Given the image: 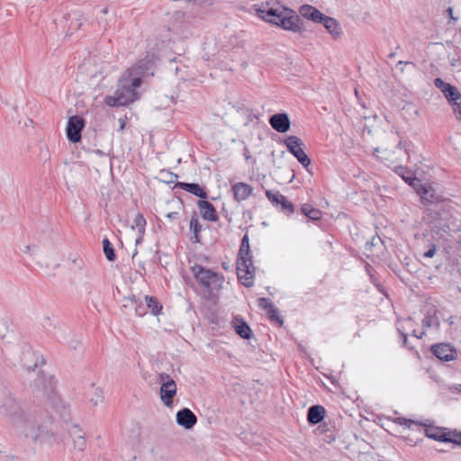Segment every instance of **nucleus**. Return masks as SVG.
I'll return each instance as SVG.
<instances>
[{"mask_svg":"<svg viewBox=\"0 0 461 461\" xmlns=\"http://www.w3.org/2000/svg\"><path fill=\"white\" fill-rule=\"evenodd\" d=\"M449 390L452 392V393H461V384H454L452 386L449 387Z\"/></svg>","mask_w":461,"mask_h":461,"instance_id":"obj_58","label":"nucleus"},{"mask_svg":"<svg viewBox=\"0 0 461 461\" xmlns=\"http://www.w3.org/2000/svg\"><path fill=\"white\" fill-rule=\"evenodd\" d=\"M404 66H411L413 68H416V64L414 62H412V61H402V60H400L396 64V68H399L402 73H403V71H404Z\"/></svg>","mask_w":461,"mask_h":461,"instance_id":"obj_49","label":"nucleus"},{"mask_svg":"<svg viewBox=\"0 0 461 461\" xmlns=\"http://www.w3.org/2000/svg\"><path fill=\"white\" fill-rule=\"evenodd\" d=\"M177 425L185 429H191L197 422L196 415L189 408H182L176 414Z\"/></svg>","mask_w":461,"mask_h":461,"instance_id":"obj_16","label":"nucleus"},{"mask_svg":"<svg viewBox=\"0 0 461 461\" xmlns=\"http://www.w3.org/2000/svg\"><path fill=\"white\" fill-rule=\"evenodd\" d=\"M424 427L425 436L433 440L443 443H453L461 446V431L455 429L453 432L447 428L426 425Z\"/></svg>","mask_w":461,"mask_h":461,"instance_id":"obj_7","label":"nucleus"},{"mask_svg":"<svg viewBox=\"0 0 461 461\" xmlns=\"http://www.w3.org/2000/svg\"><path fill=\"white\" fill-rule=\"evenodd\" d=\"M412 145V143L411 141H407V140H400L398 142V145H397V148L399 149H404L405 152L408 153L409 152V149L410 147Z\"/></svg>","mask_w":461,"mask_h":461,"instance_id":"obj_52","label":"nucleus"},{"mask_svg":"<svg viewBox=\"0 0 461 461\" xmlns=\"http://www.w3.org/2000/svg\"><path fill=\"white\" fill-rule=\"evenodd\" d=\"M74 448L78 451L85 450L86 447V441L84 435L77 436V438H74Z\"/></svg>","mask_w":461,"mask_h":461,"instance_id":"obj_41","label":"nucleus"},{"mask_svg":"<svg viewBox=\"0 0 461 461\" xmlns=\"http://www.w3.org/2000/svg\"><path fill=\"white\" fill-rule=\"evenodd\" d=\"M280 142L286 147L288 152L292 155H294L299 148L304 147L303 141L295 135H288Z\"/></svg>","mask_w":461,"mask_h":461,"instance_id":"obj_23","label":"nucleus"},{"mask_svg":"<svg viewBox=\"0 0 461 461\" xmlns=\"http://www.w3.org/2000/svg\"><path fill=\"white\" fill-rule=\"evenodd\" d=\"M243 156L245 157V159L247 161L252 159V156L250 155V152H249V150L247 146H245L244 149H243Z\"/></svg>","mask_w":461,"mask_h":461,"instance_id":"obj_57","label":"nucleus"},{"mask_svg":"<svg viewBox=\"0 0 461 461\" xmlns=\"http://www.w3.org/2000/svg\"><path fill=\"white\" fill-rule=\"evenodd\" d=\"M144 299L146 302L147 309H149L152 315L158 316L160 313H162L163 305L156 296L145 295Z\"/></svg>","mask_w":461,"mask_h":461,"instance_id":"obj_24","label":"nucleus"},{"mask_svg":"<svg viewBox=\"0 0 461 461\" xmlns=\"http://www.w3.org/2000/svg\"><path fill=\"white\" fill-rule=\"evenodd\" d=\"M166 217L171 221L177 220L180 215L177 212H171L166 214Z\"/></svg>","mask_w":461,"mask_h":461,"instance_id":"obj_56","label":"nucleus"},{"mask_svg":"<svg viewBox=\"0 0 461 461\" xmlns=\"http://www.w3.org/2000/svg\"><path fill=\"white\" fill-rule=\"evenodd\" d=\"M408 185H409L410 186H411V187L415 190V192L417 193V194L419 195V194H420V193L421 192V187H425V185H426L427 184H423V183H421V180H420V179H419V178L417 177V182H416V181H414V182H412V183H411V182H409V183H408Z\"/></svg>","mask_w":461,"mask_h":461,"instance_id":"obj_45","label":"nucleus"},{"mask_svg":"<svg viewBox=\"0 0 461 461\" xmlns=\"http://www.w3.org/2000/svg\"><path fill=\"white\" fill-rule=\"evenodd\" d=\"M231 191L234 200L241 202L246 200L252 194L253 187L247 183L238 182L232 185Z\"/></svg>","mask_w":461,"mask_h":461,"instance_id":"obj_21","label":"nucleus"},{"mask_svg":"<svg viewBox=\"0 0 461 461\" xmlns=\"http://www.w3.org/2000/svg\"><path fill=\"white\" fill-rule=\"evenodd\" d=\"M447 13L448 14V16H449V19L450 20H453V21H457V17H455L453 15V8L452 7H448L447 9Z\"/></svg>","mask_w":461,"mask_h":461,"instance_id":"obj_60","label":"nucleus"},{"mask_svg":"<svg viewBox=\"0 0 461 461\" xmlns=\"http://www.w3.org/2000/svg\"><path fill=\"white\" fill-rule=\"evenodd\" d=\"M87 151H90V149H88ZM91 152H93V153H95V154H96V155H98L100 157H103V156L105 155V153L103 150L99 149H92Z\"/></svg>","mask_w":461,"mask_h":461,"instance_id":"obj_61","label":"nucleus"},{"mask_svg":"<svg viewBox=\"0 0 461 461\" xmlns=\"http://www.w3.org/2000/svg\"><path fill=\"white\" fill-rule=\"evenodd\" d=\"M3 407L6 411H9V413L13 414V415H16L19 412V410H20V407L18 406L17 402L14 400H13V399L6 400L4 402Z\"/></svg>","mask_w":461,"mask_h":461,"instance_id":"obj_38","label":"nucleus"},{"mask_svg":"<svg viewBox=\"0 0 461 461\" xmlns=\"http://www.w3.org/2000/svg\"><path fill=\"white\" fill-rule=\"evenodd\" d=\"M160 176H162L161 181H163L166 184H171V183H176L178 175L176 173H173L169 170L162 169L159 172Z\"/></svg>","mask_w":461,"mask_h":461,"instance_id":"obj_34","label":"nucleus"},{"mask_svg":"<svg viewBox=\"0 0 461 461\" xmlns=\"http://www.w3.org/2000/svg\"><path fill=\"white\" fill-rule=\"evenodd\" d=\"M250 248L249 245V237L248 233H245L244 236L241 238L240 245L239 249H245Z\"/></svg>","mask_w":461,"mask_h":461,"instance_id":"obj_51","label":"nucleus"},{"mask_svg":"<svg viewBox=\"0 0 461 461\" xmlns=\"http://www.w3.org/2000/svg\"><path fill=\"white\" fill-rule=\"evenodd\" d=\"M318 425V430L320 431V433H326L330 431L328 423L325 422L324 420Z\"/></svg>","mask_w":461,"mask_h":461,"instance_id":"obj_54","label":"nucleus"},{"mask_svg":"<svg viewBox=\"0 0 461 461\" xmlns=\"http://www.w3.org/2000/svg\"><path fill=\"white\" fill-rule=\"evenodd\" d=\"M447 264L446 270L450 274L461 275V267L459 263L458 247L454 248L450 245H447L444 248Z\"/></svg>","mask_w":461,"mask_h":461,"instance_id":"obj_13","label":"nucleus"},{"mask_svg":"<svg viewBox=\"0 0 461 461\" xmlns=\"http://www.w3.org/2000/svg\"><path fill=\"white\" fill-rule=\"evenodd\" d=\"M312 205L309 204V203H303L301 208H300V212L307 217L309 212H310V210L312 209Z\"/></svg>","mask_w":461,"mask_h":461,"instance_id":"obj_53","label":"nucleus"},{"mask_svg":"<svg viewBox=\"0 0 461 461\" xmlns=\"http://www.w3.org/2000/svg\"><path fill=\"white\" fill-rule=\"evenodd\" d=\"M158 382L160 384L159 396L163 404L167 407H172L174 397L176 394L177 385L170 375L159 373Z\"/></svg>","mask_w":461,"mask_h":461,"instance_id":"obj_8","label":"nucleus"},{"mask_svg":"<svg viewBox=\"0 0 461 461\" xmlns=\"http://www.w3.org/2000/svg\"><path fill=\"white\" fill-rule=\"evenodd\" d=\"M239 282L247 288L253 286L256 267L253 265L251 249H239L236 262Z\"/></svg>","mask_w":461,"mask_h":461,"instance_id":"obj_5","label":"nucleus"},{"mask_svg":"<svg viewBox=\"0 0 461 461\" xmlns=\"http://www.w3.org/2000/svg\"><path fill=\"white\" fill-rule=\"evenodd\" d=\"M86 122V119L82 115L76 114L68 117L66 135L70 143L76 144L81 141Z\"/></svg>","mask_w":461,"mask_h":461,"instance_id":"obj_9","label":"nucleus"},{"mask_svg":"<svg viewBox=\"0 0 461 461\" xmlns=\"http://www.w3.org/2000/svg\"><path fill=\"white\" fill-rule=\"evenodd\" d=\"M266 196L274 207L278 208V203L281 200V197L284 195L281 194L278 191L274 192L272 190H267Z\"/></svg>","mask_w":461,"mask_h":461,"instance_id":"obj_36","label":"nucleus"},{"mask_svg":"<svg viewBox=\"0 0 461 461\" xmlns=\"http://www.w3.org/2000/svg\"><path fill=\"white\" fill-rule=\"evenodd\" d=\"M143 84V79L135 76L132 71L127 69L120 77L114 95H106L104 103L110 107L128 106L140 99L138 88Z\"/></svg>","mask_w":461,"mask_h":461,"instance_id":"obj_3","label":"nucleus"},{"mask_svg":"<svg viewBox=\"0 0 461 461\" xmlns=\"http://www.w3.org/2000/svg\"><path fill=\"white\" fill-rule=\"evenodd\" d=\"M95 393V398H91L90 401L93 402L94 405H97V403L102 402L104 399L103 392L101 389L96 388Z\"/></svg>","mask_w":461,"mask_h":461,"instance_id":"obj_50","label":"nucleus"},{"mask_svg":"<svg viewBox=\"0 0 461 461\" xmlns=\"http://www.w3.org/2000/svg\"><path fill=\"white\" fill-rule=\"evenodd\" d=\"M146 219L141 212H138L133 221L131 229H138L139 234L145 235Z\"/></svg>","mask_w":461,"mask_h":461,"instance_id":"obj_32","label":"nucleus"},{"mask_svg":"<svg viewBox=\"0 0 461 461\" xmlns=\"http://www.w3.org/2000/svg\"><path fill=\"white\" fill-rule=\"evenodd\" d=\"M421 203L427 207V215L430 218L429 227L433 232L440 237H444V233H448L450 228L447 224L443 223L449 215L445 206L447 200L438 194L436 190L429 184L425 187H421L419 194Z\"/></svg>","mask_w":461,"mask_h":461,"instance_id":"obj_1","label":"nucleus"},{"mask_svg":"<svg viewBox=\"0 0 461 461\" xmlns=\"http://www.w3.org/2000/svg\"><path fill=\"white\" fill-rule=\"evenodd\" d=\"M376 240H380V238L376 237V236H374L371 240H367L366 242V249H371L372 247L375 246L376 245V243H375Z\"/></svg>","mask_w":461,"mask_h":461,"instance_id":"obj_55","label":"nucleus"},{"mask_svg":"<svg viewBox=\"0 0 461 461\" xmlns=\"http://www.w3.org/2000/svg\"><path fill=\"white\" fill-rule=\"evenodd\" d=\"M434 86L444 95L448 104L452 106L454 114L458 121H461V103L457 100L461 99V93L455 86L445 82L440 77L433 80Z\"/></svg>","mask_w":461,"mask_h":461,"instance_id":"obj_6","label":"nucleus"},{"mask_svg":"<svg viewBox=\"0 0 461 461\" xmlns=\"http://www.w3.org/2000/svg\"><path fill=\"white\" fill-rule=\"evenodd\" d=\"M190 230L193 233H201L202 231V225L195 212H193L190 219Z\"/></svg>","mask_w":461,"mask_h":461,"instance_id":"obj_37","label":"nucleus"},{"mask_svg":"<svg viewBox=\"0 0 461 461\" xmlns=\"http://www.w3.org/2000/svg\"><path fill=\"white\" fill-rule=\"evenodd\" d=\"M73 15L75 16L76 22L71 21V23L69 24V30L70 29H72V30H78V29H80V27L82 25L81 23H78V20H79L78 17L80 16V14L77 12H74Z\"/></svg>","mask_w":461,"mask_h":461,"instance_id":"obj_48","label":"nucleus"},{"mask_svg":"<svg viewBox=\"0 0 461 461\" xmlns=\"http://www.w3.org/2000/svg\"><path fill=\"white\" fill-rule=\"evenodd\" d=\"M69 434L71 437H73V439L77 438V436H80V435L85 436V433H83L82 429H80V427L78 425H73L69 430Z\"/></svg>","mask_w":461,"mask_h":461,"instance_id":"obj_47","label":"nucleus"},{"mask_svg":"<svg viewBox=\"0 0 461 461\" xmlns=\"http://www.w3.org/2000/svg\"><path fill=\"white\" fill-rule=\"evenodd\" d=\"M298 15L308 21L313 22L315 23H320L324 16V14L321 13L315 6L304 4L299 7Z\"/></svg>","mask_w":461,"mask_h":461,"instance_id":"obj_20","label":"nucleus"},{"mask_svg":"<svg viewBox=\"0 0 461 461\" xmlns=\"http://www.w3.org/2000/svg\"><path fill=\"white\" fill-rule=\"evenodd\" d=\"M306 218L307 222L311 221L317 226H321L322 221V212L316 207H312Z\"/></svg>","mask_w":461,"mask_h":461,"instance_id":"obj_31","label":"nucleus"},{"mask_svg":"<svg viewBox=\"0 0 461 461\" xmlns=\"http://www.w3.org/2000/svg\"><path fill=\"white\" fill-rule=\"evenodd\" d=\"M191 271L197 284L203 288V298L216 303L219 299V292L222 288L224 276L198 264L191 267Z\"/></svg>","mask_w":461,"mask_h":461,"instance_id":"obj_4","label":"nucleus"},{"mask_svg":"<svg viewBox=\"0 0 461 461\" xmlns=\"http://www.w3.org/2000/svg\"><path fill=\"white\" fill-rule=\"evenodd\" d=\"M271 127L279 133H285L291 128V120L286 113H276L268 119Z\"/></svg>","mask_w":461,"mask_h":461,"instance_id":"obj_14","label":"nucleus"},{"mask_svg":"<svg viewBox=\"0 0 461 461\" xmlns=\"http://www.w3.org/2000/svg\"><path fill=\"white\" fill-rule=\"evenodd\" d=\"M393 421L396 424L404 425L408 428H411V425H415V426H419V427L425 426V423H423L421 421L407 419L404 417L395 418L393 420Z\"/></svg>","mask_w":461,"mask_h":461,"instance_id":"obj_35","label":"nucleus"},{"mask_svg":"<svg viewBox=\"0 0 461 461\" xmlns=\"http://www.w3.org/2000/svg\"><path fill=\"white\" fill-rule=\"evenodd\" d=\"M158 60V56L152 52H148L147 55L140 59L136 66L130 69L135 76H139L141 78L145 77L154 76V70L157 67V61Z\"/></svg>","mask_w":461,"mask_h":461,"instance_id":"obj_10","label":"nucleus"},{"mask_svg":"<svg viewBox=\"0 0 461 461\" xmlns=\"http://www.w3.org/2000/svg\"><path fill=\"white\" fill-rule=\"evenodd\" d=\"M398 332L400 335V340H401L402 347L406 348L409 350H411L413 348L409 346L408 334L399 329H398Z\"/></svg>","mask_w":461,"mask_h":461,"instance_id":"obj_43","label":"nucleus"},{"mask_svg":"<svg viewBox=\"0 0 461 461\" xmlns=\"http://www.w3.org/2000/svg\"><path fill=\"white\" fill-rule=\"evenodd\" d=\"M394 172L399 176H401L404 180V182L407 184L409 182H411V183L414 181L417 182V176H416L415 173L406 167H403V166L395 167Z\"/></svg>","mask_w":461,"mask_h":461,"instance_id":"obj_27","label":"nucleus"},{"mask_svg":"<svg viewBox=\"0 0 461 461\" xmlns=\"http://www.w3.org/2000/svg\"><path fill=\"white\" fill-rule=\"evenodd\" d=\"M208 320L211 324H213L219 328L221 327L224 323L223 318L219 316L216 312H211Z\"/></svg>","mask_w":461,"mask_h":461,"instance_id":"obj_40","label":"nucleus"},{"mask_svg":"<svg viewBox=\"0 0 461 461\" xmlns=\"http://www.w3.org/2000/svg\"><path fill=\"white\" fill-rule=\"evenodd\" d=\"M196 205L203 220L212 222H216L219 220L215 206L206 199L198 200Z\"/></svg>","mask_w":461,"mask_h":461,"instance_id":"obj_17","label":"nucleus"},{"mask_svg":"<svg viewBox=\"0 0 461 461\" xmlns=\"http://www.w3.org/2000/svg\"><path fill=\"white\" fill-rule=\"evenodd\" d=\"M221 213L223 214V216L227 219V221L229 222H231L232 218L230 216H229V213L225 209H222Z\"/></svg>","mask_w":461,"mask_h":461,"instance_id":"obj_64","label":"nucleus"},{"mask_svg":"<svg viewBox=\"0 0 461 461\" xmlns=\"http://www.w3.org/2000/svg\"><path fill=\"white\" fill-rule=\"evenodd\" d=\"M102 244H103L104 254L106 259L110 262L115 261L116 258H117L115 249L113 248V245L112 244V242L109 240V239L107 237L103 239Z\"/></svg>","mask_w":461,"mask_h":461,"instance_id":"obj_28","label":"nucleus"},{"mask_svg":"<svg viewBox=\"0 0 461 461\" xmlns=\"http://www.w3.org/2000/svg\"><path fill=\"white\" fill-rule=\"evenodd\" d=\"M327 416L326 409L321 404H313L307 410V422L311 426L321 423Z\"/></svg>","mask_w":461,"mask_h":461,"instance_id":"obj_19","label":"nucleus"},{"mask_svg":"<svg viewBox=\"0 0 461 461\" xmlns=\"http://www.w3.org/2000/svg\"><path fill=\"white\" fill-rule=\"evenodd\" d=\"M296 159L297 161L305 168L307 169V171H310L309 170V166L311 165L312 163V160L310 158V157L304 152L303 150V147H301L299 148L295 153H294L293 155Z\"/></svg>","mask_w":461,"mask_h":461,"instance_id":"obj_30","label":"nucleus"},{"mask_svg":"<svg viewBox=\"0 0 461 461\" xmlns=\"http://www.w3.org/2000/svg\"><path fill=\"white\" fill-rule=\"evenodd\" d=\"M429 351L440 361L448 362L457 357L456 349L450 343L440 342L430 346Z\"/></svg>","mask_w":461,"mask_h":461,"instance_id":"obj_11","label":"nucleus"},{"mask_svg":"<svg viewBox=\"0 0 461 461\" xmlns=\"http://www.w3.org/2000/svg\"><path fill=\"white\" fill-rule=\"evenodd\" d=\"M258 305L263 310L267 311V312L276 307L273 302L267 297H260L258 299Z\"/></svg>","mask_w":461,"mask_h":461,"instance_id":"obj_39","label":"nucleus"},{"mask_svg":"<svg viewBox=\"0 0 461 461\" xmlns=\"http://www.w3.org/2000/svg\"><path fill=\"white\" fill-rule=\"evenodd\" d=\"M125 300L130 303V305L134 308L136 315L142 317L147 313V305L145 306L142 302L134 294L125 297Z\"/></svg>","mask_w":461,"mask_h":461,"instance_id":"obj_25","label":"nucleus"},{"mask_svg":"<svg viewBox=\"0 0 461 461\" xmlns=\"http://www.w3.org/2000/svg\"><path fill=\"white\" fill-rule=\"evenodd\" d=\"M37 247L32 245H28V246H25L24 249H23V252L24 253H28V254H31L32 251H34V249H36Z\"/></svg>","mask_w":461,"mask_h":461,"instance_id":"obj_59","label":"nucleus"},{"mask_svg":"<svg viewBox=\"0 0 461 461\" xmlns=\"http://www.w3.org/2000/svg\"><path fill=\"white\" fill-rule=\"evenodd\" d=\"M194 234V237H193V240L194 243H200L201 242V233H193Z\"/></svg>","mask_w":461,"mask_h":461,"instance_id":"obj_62","label":"nucleus"},{"mask_svg":"<svg viewBox=\"0 0 461 461\" xmlns=\"http://www.w3.org/2000/svg\"><path fill=\"white\" fill-rule=\"evenodd\" d=\"M175 187L198 197L199 200L208 199L209 197V192L205 185H201L198 183L176 182Z\"/></svg>","mask_w":461,"mask_h":461,"instance_id":"obj_15","label":"nucleus"},{"mask_svg":"<svg viewBox=\"0 0 461 461\" xmlns=\"http://www.w3.org/2000/svg\"><path fill=\"white\" fill-rule=\"evenodd\" d=\"M320 24H322L324 28L329 32L333 39H338L341 36L342 31L339 22L330 16L324 14Z\"/></svg>","mask_w":461,"mask_h":461,"instance_id":"obj_22","label":"nucleus"},{"mask_svg":"<svg viewBox=\"0 0 461 461\" xmlns=\"http://www.w3.org/2000/svg\"><path fill=\"white\" fill-rule=\"evenodd\" d=\"M421 312L424 314V318L421 321V325L423 328H439L441 317L439 315L441 313L433 303H426L421 310Z\"/></svg>","mask_w":461,"mask_h":461,"instance_id":"obj_12","label":"nucleus"},{"mask_svg":"<svg viewBox=\"0 0 461 461\" xmlns=\"http://www.w3.org/2000/svg\"><path fill=\"white\" fill-rule=\"evenodd\" d=\"M276 209L286 216H290L294 212L295 206L291 201L287 199L286 196L284 195L281 197V200L278 203V208Z\"/></svg>","mask_w":461,"mask_h":461,"instance_id":"obj_29","label":"nucleus"},{"mask_svg":"<svg viewBox=\"0 0 461 461\" xmlns=\"http://www.w3.org/2000/svg\"><path fill=\"white\" fill-rule=\"evenodd\" d=\"M231 324L236 334L239 335L241 339H250L253 338L254 334L250 326L241 316H234Z\"/></svg>","mask_w":461,"mask_h":461,"instance_id":"obj_18","label":"nucleus"},{"mask_svg":"<svg viewBox=\"0 0 461 461\" xmlns=\"http://www.w3.org/2000/svg\"><path fill=\"white\" fill-rule=\"evenodd\" d=\"M155 246L157 247V249L154 253V256L151 259V262L155 265H160L161 267H165V265L162 263V259H161V251L160 249H158L159 248V242L157 241Z\"/></svg>","mask_w":461,"mask_h":461,"instance_id":"obj_42","label":"nucleus"},{"mask_svg":"<svg viewBox=\"0 0 461 461\" xmlns=\"http://www.w3.org/2000/svg\"><path fill=\"white\" fill-rule=\"evenodd\" d=\"M144 235L139 234L135 240V245L138 246L142 243Z\"/></svg>","mask_w":461,"mask_h":461,"instance_id":"obj_63","label":"nucleus"},{"mask_svg":"<svg viewBox=\"0 0 461 461\" xmlns=\"http://www.w3.org/2000/svg\"><path fill=\"white\" fill-rule=\"evenodd\" d=\"M460 134L458 132H455L448 136V139L446 142V149L447 150H452L456 156H459L460 150Z\"/></svg>","mask_w":461,"mask_h":461,"instance_id":"obj_26","label":"nucleus"},{"mask_svg":"<svg viewBox=\"0 0 461 461\" xmlns=\"http://www.w3.org/2000/svg\"><path fill=\"white\" fill-rule=\"evenodd\" d=\"M283 11L267 2L266 6L256 8L257 14L262 20L276 25L285 31L303 34L305 31V23L298 14L290 7L282 6Z\"/></svg>","mask_w":461,"mask_h":461,"instance_id":"obj_2","label":"nucleus"},{"mask_svg":"<svg viewBox=\"0 0 461 461\" xmlns=\"http://www.w3.org/2000/svg\"><path fill=\"white\" fill-rule=\"evenodd\" d=\"M267 319L276 323L278 327H282L284 325V318L279 314V310L276 307H274L272 310L267 312Z\"/></svg>","mask_w":461,"mask_h":461,"instance_id":"obj_33","label":"nucleus"},{"mask_svg":"<svg viewBox=\"0 0 461 461\" xmlns=\"http://www.w3.org/2000/svg\"><path fill=\"white\" fill-rule=\"evenodd\" d=\"M162 31H163V33L160 34V40L163 42H169V41H172V37H171L170 28L165 26V27L162 28Z\"/></svg>","mask_w":461,"mask_h":461,"instance_id":"obj_46","label":"nucleus"},{"mask_svg":"<svg viewBox=\"0 0 461 461\" xmlns=\"http://www.w3.org/2000/svg\"><path fill=\"white\" fill-rule=\"evenodd\" d=\"M437 251V246L434 243L428 244V249L423 253V257L431 258L435 256Z\"/></svg>","mask_w":461,"mask_h":461,"instance_id":"obj_44","label":"nucleus"}]
</instances>
